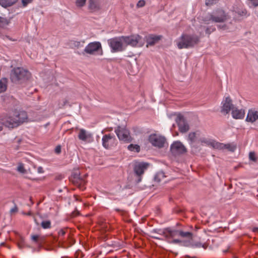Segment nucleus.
I'll use <instances>...</instances> for the list:
<instances>
[{
    "instance_id": "obj_1",
    "label": "nucleus",
    "mask_w": 258,
    "mask_h": 258,
    "mask_svg": "<svg viewBox=\"0 0 258 258\" xmlns=\"http://www.w3.org/2000/svg\"><path fill=\"white\" fill-rule=\"evenodd\" d=\"M26 112L15 110L3 114L0 117L1 123L9 128H14L27 120Z\"/></svg>"
},
{
    "instance_id": "obj_2",
    "label": "nucleus",
    "mask_w": 258,
    "mask_h": 258,
    "mask_svg": "<svg viewBox=\"0 0 258 258\" xmlns=\"http://www.w3.org/2000/svg\"><path fill=\"white\" fill-rule=\"evenodd\" d=\"M179 49L188 48L194 47L199 42V37L195 35L182 34L175 41Z\"/></svg>"
},
{
    "instance_id": "obj_3",
    "label": "nucleus",
    "mask_w": 258,
    "mask_h": 258,
    "mask_svg": "<svg viewBox=\"0 0 258 258\" xmlns=\"http://www.w3.org/2000/svg\"><path fill=\"white\" fill-rule=\"evenodd\" d=\"M201 142L202 143H205L215 149L219 150L227 149L230 151L233 152L236 148V145L233 144H224L211 139H201Z\"/></svg>"
},
{
    "instance_id": "obj_4",
    "label": "nucleus",
    "mask_w": 258,
    "mask_h": 258,
    "mask_svg": "<svg viewBox=\"0 0 258 258\" xmlns=\"http://www.w3.org/2000/svg\"><path fill=\"white\" fill-rule=\"evenodd\" d=\"M29 76V72L21 68L14 69L11 74L12 81L16 83L27 80Z\"/></svg>"
},
{
    "instance_id": "obj_5",
    "label": "nucleus",
    "mask_w": 258,
    "mask_h": 258,
    "mask_svg": "<svg viewBox=\"0 0 258 258\" xmlns=\"http://www.w3.org/2000/svg\"><path fill=\"white\" fill-rule=\"evenodd\" d=\"M122 39L125 44L132 46L141 47L144 43L142 37L138 34L122 36Z\"/></svg>"
},
{
    "instance_id": "obj_6",
    "label": "nucleus",
    "mask_w": 258,
    "mask_h": 258,
    "mask_svg": "<svg viewBox=\"0 0 258 258\" xmlns=\"http://www.w3.org/2000/svg\"><path fill=\"white\" fill-rule=\"evenodd\" d=\"M148 141L153 146L158 148L164 147L166 144L165 138L159 134H153L150 135L149 136Z\"/></svg>"
},
{
    "instance_id": "obj_7",
    "label": "nucleus",
    "mask_w": 258,
    "mask_h": 258,
    "mask_svg": "<svg viewBox=\"0 0 258 258\" xmlns=\"http://www.w3.org/2000/svg\"><path fill=\"white\" fill-rule=\"evenodd\" d=\"M179 230H172L170 228H167V235L166 239L169 243H182V240L178 238L179 237Z\"/></svg>"
},
{
    "instance_id": "obj_8",
    "label": "nucleus",
    "mask_w": 258,
    "mask_h": 258,
    "mask_svg": "<svg viewBox=\"0 0 258 258\" xmlns=\"http://www.w3.org/2000/svg\"><path fill=\"white\" fill-rule=\"evenodd\" d=\"M228 16L224 11L221 9L217 10L210 14L208 20L206 21H212L215 22H222L227 19Z\"/></svg>"
},
{
    "instance_id": "obj_9",
    "label": "nucleus",
    "mask_w": 258,
    "mask_h": 258,
    "mask_svg": "<svg viewBox=\"0 0 258 258\" xmlns=\"http://www.w3.org/2000/svg\"><path fill=\"white\" fill-rule=\"evenodd\" d=\"M108 43L113 51H120L123 49V44L122 36L116 37L108 40Z\"/></svg>"
},
{
    "instance_id": "obj_10",
    "label": "nucleus",
    "mask_w": 258,
    "mask_h": 258,
    "mask_svg": "<svg viewBox=\"0 0 258 258\" xmlns=\"http://www.w3.org/2000/svg\"><path fill=\"white\" fill-rule=\"evenodd\" d=\"M232 104V101L229 96L224 97L222 102L221 107V112L224 115H226L232 111V108L234 107Z\"/></svg>"
},
{
    "instance_id": "obj_11",
    "label": "nucleus",
    "mask_w": 258,
    "mask_h": 258,
    "mask_svg": "<svg viewBox=\"0 0 258 258\" xmlns=\"http://www.w3.org/2000/svg\"><path fill=\"white\" fill-rule=\"evenodd\" d=\"M102 146L104 148L110 149L116 145V140L113 135H105L102 137Z\"/></svg>"
},
{
    "instance_id": "obj_12",
    "label": "nucleus",
    "mask_w": 258,
    "mask_h": 258,
    "mask_svg": "<svg viewBox=\"0 0 258 258\" xmlns=\"http://www.w3.org/2000/svg\"><path fill=\"white\" fill-rule=\"evenodd\" d=\"M149 164L145 162H137L135 164L134 170L136 174L139 176L137 182L139 183L142 180L141 175L147 169Z\"/></svg>"
},
{
    "instance_id": "obj_13",
    "label": "nucleus",
    "mask_w": 258,
    "mask_h": 258,
    "mask_svg": "<svg viewBox=\"0 0 258 258\" xmlns=\"http://www.w3.org/2000/svg\"><path fill=\"white\" fill-rule=\"evenodd\" d=\"M115 132L119 140L124 142H128L130 140L131 137L130 133L127 129L118 126L117 128L115 129Z\"/></svg>"
},
{
    "instance_id": "obj_14",
    "label": "nucleus",
    "mask_w": 258,
    "mask_h": 258,
    "mask_svg": "<svg viewBox=\"0 0 258 258\" xmlns=\"http://www.w3.org/2000/svg\"><path fill=\"white\" fill-rule=\"evenodd\" d=\"M99 49H101V44L99 42L89 43L85 48L84 52L89 54H94Z\"/></svg>"
},
{
    "instance_id": "obj_15",
    "label": "nucleus",
    "mask_w": 258,
    "mask_h": 258,
    "mask_svg": "<svg viewBox=\"0 0 258 258\" xmlns=\"http://www.w3.org/2000/svg\"><path fill=\"white\" fill-rule=\"evenodd\" d=\"M170 150L174 154H183L186 151L185 147L179 141L174 142L171 144Z\"/></svg>"
},
{
    "instance_id": "obj_16",
    "label": "nucleus",
    "mask_w": 258,
    "mask_h": 258,
    "mask_svg": "<svg viewBox=\"0 0 258 258\" xmlns=\"http://www.w3.org/2000/svg\"><path fill=\"white\" fill-rule=\"evenodd\" d=\"M175 121L178 125L179 130L181 132L185 133L188 130V125L185 122L182 115L180 113L177 114Z\"/></svg>"
},
{
    "instance_id": "obj_17",
    "label": "nucleus",
    "mask_w": 258,
    "mask_h": 258,
    "mask_svg": "<svg viewBox=\"0 0 258 258\" xmlns=\"http://www.w3.org/2000/svg\"><path fill=\"white\" fill-rule=\"evenodd\" d=\"M231 115L232 117L234 119H241L244 117L245 111L242 108H238V107L234 106V107L232 108Z\"/></svg>"
},
{
    "instance_id": "obj_18",
    "label": "nucleus",
    "mask_w": 258,
    "mask_h": 258,
    "mask_svg": "<svg viewBox=\"0 0 258 258\" xmlns=\"http://www.w3.org/2000/svg\"><path fill=\"white\" fill-rule=\"evenodd\" d=\"M258 119V110L255 109H249L248 111L245 120L251 123L254 122Z\"/></svg>"
},
{
    "instance_id": "obj_19",
    "label": "nucleus",
    "mask_w": 258,
    "mask_h": 258,
    "mask_svg": "<svg viewBox=\"0 0 258 258\" xmlns=\"http://www.w3.org/2000/svg\"><path fill=\"white\" fill-rule=\"evenodd\" d=\"M79 139L83 141H89L92 138V135L87 133L84 129H81L78 134Z\"/></svg>"
},
{
    "instance_id": "obj_20",
    "label": "nucleus",
    "mask_w": 258,
    "mask_h": 258,
    "mask_svg": "<svg viewBox=\"0 0 258 258\" xmlns=\"http://www.w3.org/2000/svg\"><path fill=\"white\" fill-rule=\"evenodd\" d=\"M179 237L180 238H186L188 239L187 241H183L182 240V243H184V244L188 246L190 243V241L192 240V234L189 232H183L179 230Z\"/></svg>"
},
{
    "instance_id": "obj_21",
    "label": "nucleus",
    "mask_w": 258,
    "mask_h": 258,
    "mask_svg": "<svg viewBox=\"0 0 258 258\" xmlns=\"http://www.w3.org/2000/svg\"><path fill=\"white\" fill-rule=\"evenodd\" d=\"M161 38V36L160 35H149V36L146 37V41L147 43V46L148 45H153L155 43L158 42Z\"/></svg>"
},
{
    "instance_id": "obj_22",
    "label": "nucleus",
    "mask_w": 258,
    "mask_h": 258,
    "mask_svg": "<svg viewBox=\"0 0 258 258\" xmlns=\"http://www.w3.org/2000/svg\"><path fill=\"white\" fill-rule=\"evenodd\" d=\"M89 9L93 12L99 9V6L96 0H89Z\"/></svg>"
},
{
    "instance_id": "obj_23",
    "label": "nucleus",
    "mask_w": 258,
    "mask_h": 258,
    "mask_svg": "<svg viewBox=\"0 0 258 258\" xmlns=\"http://www.w3.org/2000/svg\"><path fill=\"white\" fill-rule=\"evenodd\" d=\"M18 0H0V5L3 7L7 8L16 4Z\"/></svg>"
},
{
    "instance_id": "obj_24",
    "label": "nucleus",
    "mask_w": 258,
    "mask_h": 258,
    "mask_svg": "<svg viewBox=\"0 0 258 258\" xmlns=\"http://www.w3.org/2000/svg\"><path fill=\"white\" fill-rule=\"evenodd\" d=\"M152 233L154 234L159 235L161 236H163L165 239L166 238L167 235V229H154Z\"/></svg>"
},
{
    "instance_id": "obj_25",
    "label": "nucleus",
    "mask_w": 258,
    "mask_h": 258,
    "mask_svg": "<svg viewBox=\"0 0 258 258\" xmlns=\"http://www.w3.org/2000/svg\"><path fill=\"white\" fill-rule=\"evenodd\" d=\"M7 88V80L3 78L0 80V93L4 92Z\"/></svg>"
},
{
    "instance_id": "obj_26",
    "label": "nucleus",
    "mask_w": 258,
    "mask_h": 258,
    "mask_svg": "<svg viewBox=\"0 0 258 258\" xmlns=\"http://www.w3.org/2000/svg\"><path fill=\"white\" fill-rule=\"evenodd\" d=\"M165 177L164 173L162 171L158 172L154 176V180L155 181L159 182Z\"/></svg>"
},
{
    "instance_id": "obj_27",
    "label": "nucleus",
    "mask_w": 258,
    "mask_h": 258,
    "mask_svg": "<svg viewBox=\"0 0 258 258\" xmlns=\"http://www.w3.org/2000/svg\"><path fill=\"white\" fill-rule=\"evenodd\" d=\"M10 23V21L7 19L0 17V27L4 28Z\"/></svg>"
},
{
    "instance_id": "obj_28",
    "label": "nucleus",
    "mask_w": 258,
    "mask_h": 258,
    "mask_svg": "<svg viewBox=\"0 0 258 258\" xmlns=\"http://www.w3.org/2000/svg\"><path fill=\"white\" fill-rule=\"evenodd\" d=\"M127 149L131 151H135L139 152L140 150V147L138 145L130 144L128 146Z\"/></svg>"
},
{
    "instance_id": "obj_29",
    "label": "nucleus",
    "mask_w": 258,
    "mask_h": 258,
    "mask_svg": "<svg viewBox=\"0 0 258 258\" xmlns=\"http://www.w3.org/2000/svg\"><path fill=\"white\" fill-rule=\"evenodd\" d=\"M196 133H191L189 134L188 137V141L191 145L194 142H196Z\"/></svg>"
},
{
    "instance_id": "obj_30",
    "label": "nucleus",
    "mask_w": 258,
    "mask_h": 258,
    "mask_svg": "<svg viewBox=\"0 0 258 258\" xmlns=\"http://www.w3.org/2000/svg\"><path fill=\"white\" fill-rule=\"evenodd\" d=\"M235 13H237L240 16H246L247 15V12L246 10L243 9L242 8L239 9L237 10H234Z\"/></svg>"
},
{
    "instance_id": "obj_31",
    "label": "nucleus",
    "mask_w": 258,
    "mask_h": 258,
    "mask_svg": "<svg viewBox=\"0 0 258 258\" xmlns=\"http://www.w3.org/2000/svg\"><path fill=\"white\" fill-rule=\"evenodd\" d=\"M86 2V0H76L75 4L77 7L81 8L85 5Z\"/></svg>"
},
{
    "instance_id": "obj_32",
    "label": "nucleus",
    "mask_w": 258,
    "mask_h": 258,
    "mask_svg": "<svg viewBox=\"0 0 258 258\" xmlns=\"http://www.w3.org/2000/svg\"><path fill=\"white\" fill-rule=\"evenodd\" d=\"M51 223L49 221H43L41 223L42 227L44 229L49 228L50 227Z\"/></svg>"
},
{
    "instance_id": "obj_33",
    "label": "nucleus",
    "mask_w": 258,
    "mask_h": 258,
    "mask_svg": "<svg viewBox=\"0 0 258 258\" xmlns=\"http://www.w3.org/2000/svg\"><path fill=\"white\" fill-rule=\"evenodd\" d=\"M249 158L250 160L253 161H256V155L254 152H250L249 153Z\"/></svg>"
},
{
    "instance_id": "obj_34",
    "label": "nucleus",
    "mask_w": 258,
    "mask_h": 258,
    "mask_svg": "<svg viewBox=\"0 0 258 258\" xmlns=\"http://www.w3.org/2000/svg\"><path fill=\"white\" fill-rule=\"evenodd\" d=\"M17 170L22 173H25V170L24 169V167L23 164H19L18 165L17 167Z\"/></svg>"
},
{
    "instance_id": "obj_35",
    "label": "nucleus",
    "mask_w": 258,
    "mask_h": 258,
    "mask_svg": "<svg viewBox=\"0 0 258 258\" xmlns=\"http://www.w3.org/2000/svg\"><path fill=\"white\" fill-rule=\"evenodd\" d=\"M219 0H206L205 3L206 5L210 6L216 3Z\"/></svg>"
},
{
    "instance_id": "obj_36",
    "label": "nucleus",
    "mask_w": 258,
    "mask_h": 258,
    "mask_svg": "<svg viewBox=\"0 0 258 258\" xmlns=\"http://www.w3.org/2000/svg\"><path fill=\"white\" fill-rule=\"evenodd\" d=\"M145 5V2L144 0H140L137 4V7L138 8H141V7H143V6H144Z\"/></svg>"
},
{
    "instance_id": "obj_37",
    "label": "nucleus",
    "mask_w": 258,
    "mask_h": 258,
    "mask_svg": "<svg viewBox=\"0 0 258 258\" xmlns=\"http://www.w3.org/2000/svg\"><path fill=\"white\" fill-rule=\"evenodd\" d=\"M32 0H22V5L24 7H26L28 4L31 3Z\"/></svg>"
},
{
    "instance_id": "obj_38",
    "label": "nucleus",
    "mask_w": 258,
    "mask_h": 258,
    "mask_svg": "<svg viewBox=\"0 0 258 258\" xmlns=\"http://www.w3.org/2000/svg\"><path fill=\"white\" fill-rule=\"evenodd\" d=\"M255 7L258 6V0H248Z\"/></svg>"
},
{
    "instance_id": "obj_39",
    "label": "nucleus",
    "mask_w": 258,
    "mask_h": 258,
    "mask_svg": "<svg viewBox=\"0 0 258 258\" xmlns=\"http://www.w3.org/2000/svg\"><path fill=\"white\" fill-rule=\"evenodd\" d=\"M38 238L39 236L37 235H33L31 236V239L35 242H37Z\"/></svg>"
},
{
    "instance_id": "obj_40",
    "label": "nucleus",
    "mask_w": 258,
    "mask_h": 258,
    "mask_svg": "<svg viewBox=\"0 0 258 258\" xmlns=\"http://www.w3.org/2000/svg\"><path fill=\"white\" fill-rule=\"evenodd\" d=\"M152 237L155 238V239H163L164 238L163 237V236H161L159 235H154L152 236Z\"/></svg>"
},
{
    "instance_id": "obj_41",
    "label": "nucleus",
    "mask_w": 258,
    "mask_h": 258,
    "mask_svg": "<svg viewBox=\"0 0 258 258\" xmlns=\"http://www.w3.org/2000/svg\"><path fill=\"white\" fill-rule=\"evenodd\" d=\"M55 152L56 153L59 154L61 152V147L60 146H57L56 147L55 149Z\"/></svg>"
},
{
    "instance_id": "obj_42",
    "label": "nucleus",
    "mask_w": 258,
    "mask_h": 258,
    "mask_svg": "<svg viewBox=\"0 0 258 258\" xmlns=\"http://www.w3.org/2000/svg\"><path fill=\"white\" fill-rule=\"evenodd\" d=\"M37 172L39 173H42L44 172V170H43V169L42 167L41 166H39L37 168Z\"/></svg>"
},
{
    "instance_id": "obj_43",
    "label": "nucleus",
    "mask_w": 258,
    "mask_h": 258,
    "mask_svg": "<svg viewBox=\"0 0 258 258\" xmlns=\"http://www.w3.org/2000/svg\"><path fill=\"white\" fill-rule=\"evenodd\" d=\"M17 211V208L15 206V207H14L13 208H12L11 210V212L13 213V212H16Z\"/></svg>"
},
{
    "instance_id": "obj_44",
    "label": "nucleus",
    "mask_w": 258,
    "mask_h": 258,
    "mask_svg": "<svg viewBox=\"0 0 258 258\" xmlns=\"http://www.w3.org/2000/svg\"><path fill=\"white\" fill-rule=\"evenodd\" d=\"M3 130V127L2 126H0V132L2 131Z\"/></svg>"
},
{
    "instance_id": "obj_45",
    "label": "nucleus",
    "mask_w": 258,
    "mask_h": 258,
    "mask_svg": "<svg viewBox=\"0 0 258 258\" xmlns=\"http://www.w3.org/2000/svg\"><path fill=\"white\" fill-rule=\"evenodd\" d=\"M206 32H207V33H209L208 32V29H207L206 30Z\"/></svg>"
}]
</instances>
